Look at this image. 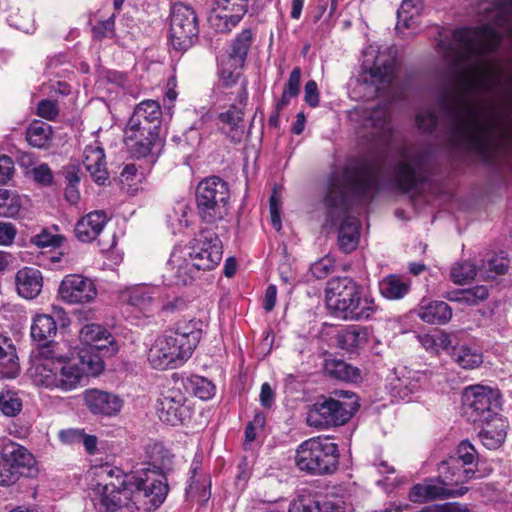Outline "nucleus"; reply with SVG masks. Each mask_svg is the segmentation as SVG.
Returning a JSON list of instances; mask_svg holds the SVG:
<instances>
[{"mask_svg":"<svg viewBox=\"0 0 512 512\" xmlns=\"http://www.w3.org/2000/svg\"><path fill=\"white\" fill-rule=\"evenodd\" d=\"M498 46L495 30L489 26L476 29L461 28L452 33L447 56L455 57L460 72L458 87L454 92L452 135L456 142L467 146L485 160H490L510 141L511 126L486 101L477 97L488 78L489 67L485 54Z\"/></svg>","mask_w":512,"mask_h":512,"instance_id":"f257e3e1","label":"nucleus"},{"mask_svg":"<svg viewBox=\"0 0 512 512\" xmlns=\"http://www.w3.org/2000/svg\"><path fill=\"white\" fill-rule=\"evenodd\" d=\"M378 170L367 160L351 161L342 169H335L329 176L324 204L333 217L334 211L343 210L349 193L368 198L378 190Z\"/></svg>","mask_w":512,"mask_h":512,"instance_id":"f03ea898","label":"nucleus"},{"mask_svg":"<svg viewBox=\"0 0 512 512\" xmlns=\"http://www.w3.org/2000/svg\"><path fill=\"white\" fill-rule=\"evenodd\" d=\"M74 357L75 350L66 341L39 344L33 376L35 384L63 392L74 390L80 374L73 363Z\"/></svg>","mask_w":512,"mask_h":512,"instance_id":"7ed1b4c3","label":"nucleus"},{"mask_svg":"<svg viewBox=\"0 0 512 512\" xmlns=\"http://www.w3.org/2000/svg\"><path fill=\"white\" fill-rule=\"evenodd\" d=\"M201 325L197 320H181L173 329L158 336L147 354L150 365L158 370L181 366L199 343Z\"/></svg>","mask_w":512,"mask_h":512,"instance_id":"20e7f679","label":"nucleus"},{"mask_svg":"<svg viewBox=\"0 0 512 512\" xmlns=\"http://www.w3.org/2000/svg\"><path fill=\"white\" fill-rule=\"evenodd\" d=\"M328 310L336 318L346 321L371 319L379 307L373 297L350 277H335L328 281L325 290Z\"/></svg>","mask_w":512,"mask_h":512,"instance_id":"39448f33","label":"nucleus"},{"mask_svg":"<svg viewBox=\"0 0 512 512\" xmlns=\"http://www.w3.org/2000/svg\"><path fill=\"white\" fill-rule=\"evenodd\" d=\"M172 456L166 454L159 466L126 475V494H130V512H151L157 509L168 493L165 472L170 470Z\"/></svg>","mask_w":512,"mask_h":512,"instance_id":"423d86ee","label":"nucleus"},{"mask_svg":"<svg viewBox=\"0 0 512 512\" xmlns=\"http://www.w3.org/2000/svg\"><path fill=\"white\" fill-rule=\"evenodd\" d=\"M395 56L389 48L380 50L371 45L364 51L363 71L360 73L357 83L363 89V95L372 98L390 86L394 79Z\"/></svg>","mask_w":512,"mask_h":512,"instance_id":"0eeeda50","label":"nucleus"},{"mask_svg":"<svg viewBox=\"0 0 512 512\" xmlns=\"http://www.w3.org/2000/svg\"><path fill=\"white\" fill-rule=\"evenodd\" d=\"M230 189L228 183L218 176L202 179L195 189L197 213L207 224L216 225L229 214Z\"/></svg>","mask_w":512,"mask_h":512,"instance_id":"6e6552de","label":"nucleus"},{"mask_svg":"<svg viewBox=\"0 0 512 512\" xmlns=\"http://www.w3.org/2000/svg\"><path fill=\"white\" fill-rule=\"evenodd\" d=\"M338 446L329 438L312 437L302 442L295 454L299 470L311 475L333 473L338 466Z\"/></svg>","mask_w":512,"mask_h":512,"instance_id":"1a4fd4ad","label":"nucleus"},{"mask_svg":"<svg viewBox=\"0 0 512 512\" xmlns=\"http://www.w3.org/2000/svg\"><path fill=\"white\" fill-rule=\"evenodd\" d=\"M348 398L349 401L324 398L315 402L307 412V425L318 430L344 425L359 408L354 394Z\"/></svg>","mask_w":512,"mask_h":512,"instance_id":"9d476101","label":"nucleus"},{"mask_svg":"<svg viewBox=\"0 0 512 512\" xmlns=\"http://www.w3.org/2000/svg\"><path fill=\"white\" fill-rule=\"evenodd\" d=\"M430 155L422 147L410 146L404 148L393 169V181L395 186L408 192L414 189L425 179Z\"/></svg>","mask_w":512,"mask_h":512,"instance_id":"9b49d317","label":"nucleus"},{"mask_svg":"<svg viewBox=\"0 0 512 512\" xmlns=\"http://www.w3.org/2000/svg\"><path fill=\"white\" fill-rule=\"evenodd\" d=\"M118 485L114 482L98 483L94 491V502L100 512H130V494H126V475L121 480L120 470H114L109 466L100 468L99 477L112 478L114 474Z\"/></svg>","mask_w":512,"mask_h":512,"instance_id":"f8f14e48","label":"nucleus"},{"mask_svg":"<svg viewBox=\"0 0 512 512\" xmlns=\"http://www.w3.org/2000/svg\"><path fill=\"white\" fill-rule=\"evenodd\" d=\"M465 413L473 423H490L497 417L500 409V397L497 391L481 386H471L465 389Z\"/></svg>","mask_w":512,"mask_h":512,"instance_id":"ddd939ff","label":"nucleus"},{"mask_svg":"<svg viewBox=\"0 0 512 512\" xmlns=\"http://www.w3.org/2000/svg\"><path fill=\"white\" fill-rule=\"evenodd\" d=\"M187 257L200 270H212L219 265L222 255V242L218 235L210 230L203 229L189 245L182 248Z\"/></svg>","mask_w":512,"mask_h":512,"instance_id":"4468645a","label":"nucleus"},{"mask_svg":"<svg viewBox=\"0 0 512 512\" xmlns=\"http://www.w3.org/2000/svg\"><path fill=\"white\" fill-rule=\"evenodd\" d=\"M198 18L195 11L183 3L174 4L170 19V40L173 48L185 51L198 38Z\"/></svg>","mask_w":512,"mask_h":512,"instance_id":"2eb2a0df","label":"nucleus"},{"mask_svg":"<svg viewBox=\"0 0 512 512\" xmlns=\"http://www.w3.org/2000/svg\"><path fill=\"white\" fill-rule=\"evenodd\" d=\"M58 295L68 304H86L96 298L97 288L92 279L79 274H69L61 281Z\"/></svg>","mask_w":512,"mask_h":512,"instance_id":"dca6fc26","label":"nucleus"},{"mask_svg":"<svg viewBox=\"0 0 512 512\" xmlns=\"http://www.w3.org/2000/svg\"><path fill=\"white\" fill-rule=\"evenodd\" d=\"M249 0H214L209 22L217 31L229 32L247 12Z\"/></svg>","mask_w":512,"mask_h":512,"instance_id":"f3484780","label":"nucleus"},{"mask_svg":"<svg viewBox=\"0 0 512 512\" xmlns=\"http://www.w3.org/2000/svg\"><path fill=\"white\" fill-rule=\"evenodd\" d=\"M185 402V394L180 388H167L158 398L157 413L159 419L172 426L182 424L189 415V408L185 405Z\"/></svg>","mask_w":512,"mask_h":512,"instance_id":"a211bd4d","label":"nucleus"},{"mask_svg":"<svg viewBox=\"0 0 512 512\" xmlns=\"http://www.w3.org/2000/svg\"><path fill=\"white\" fill-rule=\"evenodd\" d=\"M199 270L187 257L182 248H175L166 263L162 275L163 283L168 286L188 285L194 281Z\"/></svg>","mask_w":512,"mask_h":512,"instance_id":"6ab92c4d","label":"nucleus"},{"mask_svg":"<svg viewBox=\"0 0 512 512\" xmlns=\"http://www.w3.org/2000/svg\"><path fill=\"white\" fill-rule=\"evenodd\" d=\"M125 144L135 158H148L155 163L164 146L160 134H148L138 129L125 127Z\"/></svg>","mask_w":512,"mask_h":512,"instance_id":"aec40b11","label":"nucleus"},{"mask_svg":"<svg viewBox=\"0 0 512 512\" xmlns=\"http://www.w3.org/2000/svg\"><path fill=\"white\" fill-rule=\"evenodd\" d=\"M162 123V110L155 100L140 102L133 111L126 128L138 129L148 134H160Z\"/></svg>","mask_w":512,"mask_h":512,"instance_id":"412c9836","label":"nucleus"},{"mask_svg":"<svg viewBox=\"0 0 512 512\" xmlns=\"http://www.w3.org/2000/svg\"><path fill=\"white\" fill-rule=\"evenodd\" d=\"M0 457L11 468L21 472L23 477H33L38 472L33 454L18 443H6L2 448Z\"/></svg>","mask_w":512,"mask_h":512,"instance_id":"4be33fe9","label":"nucleus"},{"mask_svg":"<svg viewBox=\"0 0 512 512\" xmlns=\"http://www.w3.org/2000/svg\"><path fill=\"white\" fill-rule=\"evenodd\" d=\"M81 342L92 349L107 355L116 352L114 337L102 326L98 324L85 325L79 333Z\"/></svg>","mask_w":512,"mask_h":512,"instance_id":"5701e85b","label":"nucleus"},{"mask_svg":"<svg viewBox=\"0 0 512 512\" xmlns=\"http://www.w3.org/2000/svg\"><path fill=\"white\" fill-rule=\"evenodd\" d=\"M84 401L93 414L104 416L117 415L123 406V401L117 395L96 389L85 391Z\"/></svg>","mask_w":512,"mask_h":512,"instance_id":"b1692460","label":"nucleus"},{"mask_svg":"<svg viewBox=\"0 0 512 512\" xmlns=\"http://www.w3.org/2000/svg\"><path fill=\"white\" fill-rule=\"evenodd\" d=\"M251 42L252 31L250 29L242 30L234 40L232 51L229 55V60L232 62L231 67H233L234 70H226L223 67L220 69V77L223 79L226 85H230L236 81L238 75L235 74V70L243 66Z\"/></svg>","mask_w":512,"mask_h":512,"instance_id":"393cba45","label":"nucleus"},{"mask_svg":"<svg viewBox=\"0 0 512 512\" xmlns=\"http://www.w3.org/2000/svg\"><path fill=\"white\" fill-rule=\"evenodd\" d=\"M123 297L125 301L143 314L153 311L159 298V288L148 284H139L128 288Z\"/></svg>","mask_w":512,"mask_h":512,"instance_id":"a878e982","label":"nucleus"},{"mask_svg":"<svg viewBox=\"0 0 512 512\" xmlns=\"http://www.w3.org/2000/svg\"><path fill=\"white\" fill-rule=\"evenodd\" d=\"M83 156V165L92 179L97 184H104L108 179V172L103 148L95 141L85 147Z\"/></svg>","mask_w":512,"mask_h":512,"instance_id":"bb28decb","label":"nucleus"},{"mask_svg":"<svg viewBox=\"0 0 512 512\" xmlns=\"http://www.w3.org/2000/svg\"><path fill=\"white\" fill-rule=\"evenodd\" d=\"M438 472L452 488L480 477L471 466L450 457L439 464Z\"/></svg>","mask_w":512,"mask_h":512,"instance_id":"cd10ccee","label":"nucleus"},{"mask_svg":"<svg viewBox=\"0 0 512 512\" xmlns=\"http://www.w3.org/2000/svg\"><path fill=\"white\" fill-rule=\"evenodd\" d=\"M108 218L104 211H93L83 216L75 226V236L81 242H92L102 232Z\"/></svg>","mask_w":512,"mask_h":512,"instance_id":"c85d7f7f","label":"nucleus"},{"mask_svg":"<svg viewBox=\"0 0 512 512\" xmlns=\"http://www.w3.org/2000/svg\"><path fill=\"white\" fill-rule=\"evenodd\" d=\"M16 289L24 299L36 298L43 287L42 274L38 269L24 267L16 273Z\"/></svg>","mask_w":512,"mask_h":512,"instance_id":"c756f323","label":"nucleus"},{"mask_svg":"<svg viewBox=\"0 0 512 512\" xmlns=\"http://www.w3.org/2000/svg\"><path fill=\"white\" fill-rule=\"evenodd\" d=\"M447 354L455 364L466 370L477 369L483 363V354L478 348L468 344H459L454 340Z\"/></svg>","mask_w":512,"mask_h":512,"instance_id":"7c9ffc66","label":"nucleus"},{"mask_svg":"<svg viewBox=\"0 0 512 512\" xmlns=\"http://www.w3.org/2000/svg\"><path fill=\"white\" fill-rule=\"evenodd\" d=\"M417 315L428 324L443 325L450 321L452 309L444 301L423 300L417 309Z\"/></svg>","mask_w":512,"mask_h":512,"instance_id":"2f4dec72","label":"nucleus"},{"mask_svg":"<svg viewBox=\"0 0 512 512\" xmlns=\"http://www.w3.org/2000/svg\"><path fill=\"white\" fill-rule=\"evenodd\" d=\"M243 115V108L236 105L219 114L221 130L235 143L240 142L244 135Z\"/></svg>","mask_w":512,"mask_h":512,"instance_id":"473e14b6","label":"nucleus"},{"mask_svg":"<svg viewBox=\"0 0 512 512\" xmlns=\"http://www.w3.org/2000/svg\"><path fill=\"white\" fill-rule=\"evenodd\" d=\"M95 352L92 349H83L74 357L73 363L80 372L75 389L80 385L85 375L96 376L103 370V361Z\"/></svg>","mask_w":512,"mask_h":512,"instance_id":"72a5a7b5","label":"nucleus"},{"mask_svg":"<svg viewBox=\"0 0 512 512\" xmlns=\"http://www.w3.org/2000/svg\"><path fill=\"white\" fill-rule=\"evenodd\" d=\"M360 239V222L355 217H346L340 227L338 233V246L344 253L354 251Z\"/></svg>","mask_w":512,"mask_h":512,"instance_id":"f704fd0d","label":"nucleus"},{"mask_svg":"<svg viewBox=\"0 0 512 512\" xmlns=\"http://www.w3.org/2000/svg\"><path fill=\"white\" fill-rule=\"evenodd\" d=\"M369 331L366 327L352 325L338 333L337 341L342 349L353 351L366 345Z\"/></svg>","mask_w":512,"mask_h":512,"instance_id":"c9c22d12","label":"nucleus"},{"mask_svg":"<svg viewBox=\"0 0 512 512\" xmlns=\"http://www.w3.org/2000/svg\"><path fill=\"white\" fill-rule=\"evenodd\" d=\"M423 2L421 0H403L397 11L396 28H413L422 13Z\"/></svg>","mask_w":512,"mask_h":512,"instance_id":"e433bc0d","label":"nucleus"},{"mask_svg":"<svg viewBox=\"0 0 512 512\" xmlns=\"http://www.w3.org/2000/svg\"><path fill=\"white\" fill-rule=\"evenodd\" d=\"M489 296L486 286L478 285L467 289H457L447 293L449 301L457 302L467 306H476L485 301Z\"/></svg>","mask_w":512,"mask_h":512,"instance_id":"4c0bfd02","label":"nucleus"},{"mask_svg":"<svg viewBox=\"0 0 512 512\" xmlns=\"http://www.w3.org/2000/svg\"><path fill=\"white\" fill-rule=\"evenodd\" d=\"M429 500L444 499L449 497L462 496L467 492L466 487L452 488L446 479L440 477L425 481Z\"/></svg>","mask_w":512,"mask_h":512,"instance_id":"58836bf2","label":"nucleus"},{"mask_svg":"<svg viewBox=\"0 0 512 512\" xmlns=\"http://www.w3.org/2000/svg\"><path fill=\"white\" fill-rule=\"evenodd\" d=\"M494 423L484 428L479 437L485 447L488 449H497L500 447L506 438L507 424L501 418H494Z\"/></svg>","mask_w":512,"mask_h":512,"instance_id":"ea45409f","label":"nucleus"},{"mask_svg":"<svg viewBox=\"0 0 512 512\" xmlns=\"http://www.w3.org/2000/svg\"><path fill=\"white\" fill-rule=\"evenodd\" d=\"M409 289V282L398 275H388L379 282V290L382 296L390 300L403 298Z\"/></svg>","mask_w":512,"mask_h":512,"instance_id":"a19ab883","label":"nucleus"},{"mask_svg":"<svg viewBox=\"0 0 512 512\" xmlns=\"http://www.w3.org/2000/svg\"><path fill=\"white\" fill-rule=\"evenodd\" d=\"M57 332L56 322L47 314L36 315L31 325V337L34 341L46 343Z\"/></svg>","mask_w":512,"mask_h":512,"instance_id":"79ce46f5","label":"nucleus"},{"mask_svg":"<svg viewBox=\"0 0 512 512\" xmlns=\"http://www.w3.org/2000/svg\"><path fill=\"white\" fill-rule=\"evenodd\" d=\"M426 379L424 373L419 371H408L407 375L403 374L393 384L395 396L402 399L414 393L421 387V382Z\"/></svg>","mask_w":512,"mask_h":512,"instance_id":"37998d69","label":"nucleus"},{"mask_svg":"<svg viewBox=\"0 0 512 512\" xmlns=\"http://www.w3.org/2000/svg\"><path fill=\"white\" fill-rule=\"evenodd\" d=\"M325 371L330 376L341 381L355 382L360 378V370L343 360H327Z\"/></svg>","mask_w":512,"mask_h":512,"instance_id":"c03bdc74","label":"nucleus"},{"mask_svg":"<svg viewBox=\"0 0 512 512\" xmlns=\"http://www.w3.org/2000/svg\"><path fill=\"white\" fill-rule=\"evenodd\" d=\"M52 138L51 126L43 121L32 122L26 132L28 143L36 148H45Z\"/></svg>","mask_w":512,"mask_h":512,"instance_id":"a18cd8bd","label":"nucleus"},{"mask_svg":"<svg viewBox=\"0 0 512 512\" xmlns=\"http://www.w3.org/2000/svg\"><path fill=\"white\" fill-rule=\"evenodd\" d=\"M22 208L21 197L7 189H0V217L14 218Z\"/></svg>","mask_w":512,"mask_h":512,"instance_id":"49530a36","label":"nucleus"},{"mask_svg":"<svg viewBox=\"0 0 512 512\" xmlns=\"http://www.w3.org/2000/svg\"><path fill=\"white\" fill-rule=\"evenodd\" d=\"M453 335L441 332L438 335L424 334L419 337L421 345L430 352L438 353L439 350H444L446 353L453 343Z\"/></svg>","mask_w":512,"mask_h":512,"instance_id":"de8ad7c7","label":"nucleus"},{"mask_svg":"<svg viewBox=\"0 0 512 512\" xmlns=\"http://www.w3.org/2000/svg\"><path fill=\"white\" fill-rule=\"evenodd\" d=\"M506 269L507 260L503 257L492 255L479 268V275L483 279H494L497 275L504 274Z\"/></svg>","mask_w":512,"mask_h":512,"instance_id":"09e8293b","label":"nucleus"},{"mask_svg":"<svg viewBox=\"0 0 512 512\" xmlns=\"http://www.w3.org/2000/svg\"><path fill=\"white\" fill-rule=\"evenodd\" d=\"M289 512H322L319 503L306 491H300L289 505Z\"/></svg>","mask_w":512,"mask_h":512,"instance_id":"8fccbe9b","label":"nucleus"},{"mask_svg":"<svg viewBox=\"0 0 512 512\" xmlns=\"http://www.w3.org/2000/svg\"><path fill=\"white\" fill-rule=\"evenodd\" d=\"M189 384L194 395L201 400L211 399L215 394L214 384L204 377L192 376Z\"/></svg>","mask_w":512,"mask_h":512,"instance_id":"3c124183","label":"nucleus"},{"mask_svg":"<svg viewBox=\"0 0 512 512\" xmlns=\"http://www.w3.org/2000/svg\"><path fill=\"white\" fill-rule=\"evenodd\" d=\"M0 378H15L20 370L16 349L0 357Z\"/></svg>","mask_w":512,"mask_h":512,"instance_id":"603ef678","label":"nucleus"},{"mask_svg":"<svg viewBox=\"0 0 512 512\" xmlns=\"http://www.w3.org/2000/svg\"><path fill=\"white\" fill-rule=\"evenodd\" d=\"M477 274H479V270L469 261L458 263L451 270L452 280L457 284L472 280Z\"/></svg>","mask_w":512,"mask_h":512,"instance_id":"864d4df0","label":"nucleus"},{"mask_svg":"<svg viewBox=\"0 0 512 512\" xmlns=\"http://www.w3.org/2000/svg\"><path fill=\"white\" fill-rule=\"evenodd\" d=\"M22 409L20 399L12 392L0 393V411L8 417L15 416Z\"/></svg>","mask_w":512,"mask_h":512,"instance_id":"5fc2aeb1","label":"nucleus"},{"mask_svg":"<svg viewBox=\"0 0 512 512\" xmlns=\"http://www.w3.org/2000/svg\"><path fill=\"white\" fill-rule=\"evenodd\" d=\"M187 209L186 205L180 204L173 210V214L168 215V223L174 234L181 232L182 229L188 226V220L186 219Z\"/></svg>","mask_w":512,"mask_h":512,"instance_id":"6e6d98bb","label":"nucleus"},{"mask_svg":"<svg viewBox=\"0 0 512 512\" xmlns=\"http://www.w3.org/2000/svg\"><path fill=\"white\" fill-rule=\"evenodd\" d=\"M335 268V261L330 256H325L311 265V273L317 279H324L330 275Z\"/></svg>","mask_w":512,"mask_h":512,"instance_id":"4d7b16f0","label":"nucleus"},{"mask_svg":"<svg viewBox=\"0 0 512 512\" xmlns=\"http://www.w3.org/2000/svg\"><path fill=\"white\" fill-rule=\"evenodd\" d=\"M367 122L372 127L378 129L379 131L385 133L389 130L388 124V114L387 110L384 107H377L374 109L369 115Z\"/></svg>","mask_w":512,"mask_h":512,"instance_id":"13d9d810","label":"nucleus"},{"mask_svg":"<svg viewBox=\"0 0 512 512\" xmlns=\"http://www.w3.org/2000/svg\"><path fill=\"white\" fill-rule=\"evenodd\" d=\"M476 456L477 451L474 446L468 441H462L457 447L456 454L450 458L460 460L464 464L471 466Z\"/></svg>","mask_w":512,"mask_h":512,"instance_id":"bf43d9fd","label":"nucleus"},{"mask_svg":"<svg viewBox=\"0 0 512 512\" xmlns=\"http://www.w3.org/2000/svg\"><path fill=\"white\" fill-rule=\"evenodd\" d=\"M21 475V472H17L14 468H11L4 460H0V485L4 487L15 484Z\"/></svg>","mask_w":512,"mask_h":512,"instance_id":"052dcab7","label":"nucleus"},{"mask_svg":"<svg viewBox=\"0 0 512 512\" xmlns=\"http://www.w3.org/2000/svg\"><path fill=\"white\" fill-rule=\"evenodd\" d=\"M419 129L425 132H431L437 124V117L432 109L419 111L416 117Z\"/></svg>","mask_w":512,"mask_h":512,"instance_id":"680f3d73","label":"nucleus"},{"mask_svg":"<svg viewBox=\"0 0 512 512\" xmlns=\"http://www.w3.org/2000/svg\"><path fill=\"white\" fill-rule=\"evenodd\" d=\"M60 241L61 237L59 235L51 234L47 230H43L31 238V242L39 248L59 246Z\"/></svg>","mask_w":512,"mask_h":512,"instance_id":"e2e57ef3","label":"nucleus"},{"mask_svg":"<svg viewBox=\"0 0 512 512\" xmlns=\"http://www.w3.org/2000/svg\"><path fill=\"white\" fill-rule=\"evenodd\" d=\"M93 36L99 40L110 38L114 34V19L110 17L107 20L99 22L93 27Z\"/></svg>","mask_w":512,"mask_h":512,"instance_id":"0e129e2a","label":"nucleus"},{"mask_svg":"<svg viewBox=\"0 0 512 512\" xmlns=\"http://www.w3.org/2000/svg\"><path fill=\"white\" fill-rule=\"evenodd\" d=\"M419 512H468V507L465 504L453 502L441 505L427 506Z\"/></svg>","mask_w":512,"mask_h":512,"instance_id":"69168bd1","label":"nucleus"},{"mask_svg":"<svg viewBox=\"0 0 512 512\" xmlns=\"http://www.w3.org/2000/svg\"><path fill=\"white\" fill-rule=\"evenodd\" d=\"M38 115L47 120H53L59 113L56 102L52 100H42L37 107Z\"/></svg>","mask_w":512,"mask_h":512,"instance_id":"338daca9","label":"nucleus"},{"mask_svg":"<svg viewBox=\"0 0 512 512\" xmlns=\"http://www.w3.org/2000/svg\"><path fill=\"white\" fill-rule=\"evenodd\" d=\"M322 512H351V507L341 498L328 499L323 503Z\"/></svg>","mask_w":512,"mask_h":512,"instance_id":"774afa93","label":"nucleus"}]
</instances>
